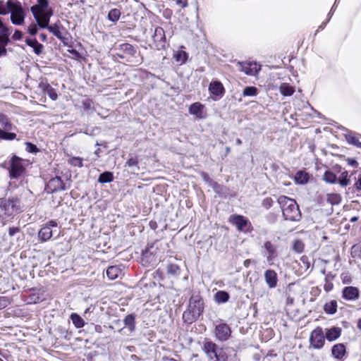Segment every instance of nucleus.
<instances>
[{"instance_id": "f257e3e1", "label": "nucleus", "mask_w": 361, "mask_h": 361, "mask_svg": "<svg viewBox=\"0 0 361 361\" xmlns=\"http://www.w3.org/2000/svg\"><path fill=\"white\" fill-rule=\"evenodd\" d=\"M277 202L286 220L298 221L300 219L301 213L295 200L281 195L279 197Z\"/></svg>"}, {"instance_id": "f03ea898", "label": "nucleus", "mask_w": 361, "mask_h": 361, "mask_svg": "<svg viewBox=\"0 0 361 361\" xmlns=\"http://www.w3.org/2000/svg\"><path fill=\"white\" fill-rule=\"evenodd\" d=\"M204 311V302L202 297L198 295H192L190 299L188 309L183 314L185 322L192 324L196 321Z\"/></svg>"}, {"instance_id": "7ed1b4c3", "label": "nucleus", "mask_w": 361, "mask_h": 361, "mask_svg": "<svg viewBox=\"0 0 361 361\" xmlns=\"http://www.w3.org/2000/svg\"><path fill=\"white\" fill-rule=\"evenodd\" d=\"M7 14L11 13V21L13 25H21L25 22V11L18 0H8L6 2Z\"/></svg>"}, {"instance_id": "20e7f679", "label": "nucleus", "mask_w": 361, "mask_h": 361, "mask_svg": "<svg viewBox=\"0 0 361 361\" xmlns=\"http://www.w3.org/2000/svg\"><path fill=\"white\" fill-rule=\"evenodd\" d=\"M21 211L20 201L16 197L0 199V215L13 216Z\"/></svg>"}, {"instance_id": "39448f33", "label": "nucleus", "mask_w": 361, "mask_h": 361, "mask_svg": "<svg viewBox=\"0 0 361 361\" xmlns=\"http://www.w3.org/2000/svg\"><path fill=\"white\" fill-rule=\"evenodd\" d=\"M324 333L321 327H317L310 334V345L314 349H321L324 346Z\"/></svg>"}, {"instance_id": "423d86ee", "label": "nucleus", "mask_w": 361, "mask_h": 361, "mask_svg": "<svg viewBox=\"0 0 361 361\" xmlns=\"http://www.w3.org/2000/svg\"><path fill=\"white\" fill-rule=\"evenodd\" d=\"M58 224L55 220L48 221L43 226L38 232V237L41 241L45 242L49 240L53 235L54 233L56 231Z\"/></svg>"}, {"instance_id": "0eeeda50", "label": "nucleus", "mask_w": 361, "mask_h": 361, "mask_svg": "<svg viewBox=\"0 0 361 361\" xmlns=\"http://www.w3.org/2000/svg\"><path fill=\"white\" fill-rule=\"evenodd\" d=\"M261 253L262 256L266 258L269 265L274 264V261L277 256L276 248L270 241H266L264 243L262 246Z\"/></svg>"}, {"instance_id": "6e6552de", "label": "nucleus", "mask_w": 361, "mask_h": 361, "mask_svg": "<svg viewBox=\"0 0 361 361\" xmlns=\"http://www.w3.org/2000/svg\"><path fill=\"white\" fill-rule=\"evenodd\" d=\"M214 334L218 341H226L231 337V330L228 324L221 323L216 326Z\"/></svg>"}, {"instance_id": "1a4fd4ad", "label": "nucleus", "mask_w": 361, "mask_h": 361, "mask_svg": "<svg viewBox=\"0 0 361 361\" xmlns=\"http://www.w3.org/2000/svg\"><path fill=\"white\" fill-rule=\"evenodd\" d=\"M152 38L157 49L159 50L165 48L166 36L162 27H155Z\"/></svg>"}, {"instance_id": "9d476101", "label": "nucleus", "mask_w": 361, "mask_h": 361, "mask_svg": "<svg viewBox=\"0 0 361 361\" xmlns=\"http://www.w3.org/2000/svg\"><path fill=\"white\" fill-rule=\"evenodd\" d=\"M37 15V18H35L37 25L41 28H45L49 23L51 16L53 15V11L50 9L41 10Z\"/></svg>"}, {"instance_id": "9b49d317", "label": "nucleus", "mask_w": 361, "mask_h": 361, "mask_svg": "<svg viewBox=\"0 0 361 361\" xmlns=\"http://www.w3.org/2000/svg\"><path fill=\"white\" fill-rule=\"evenodd\" d=\"M230 221L234 224L240 231H246L250 226L249 221L243 216L234 215L230 218Z\"/></svg>"}, {"instance_id": "f8f14e48", "label": "nucleus", "mask_w": 361, "mask_h": 361, "mask_svg": "<svg viewBox=\"0 0 361 361\" xmlns=\"http://www.w3.org/2000/svg\"><path fill=\"white\" fill-rule=\"evenodd\" d=\"M188 112L190 115L194 116L195 118L197 120H201L206 117L204 105L200 102H195L189 106Z\"/></svg>"}, {"instance_id": "ddd939ff", "label": "nucleus", "mask_w": 361, "mask_h": 361, "mask_svg": "<svg viewBox=\"0 0 361 361\" xmlns=\"http://www.w3.org/2000/svg\"><path fill=\"white\" fill-rule=\"evenodd\" d=\"M203 350L210 361H213L216 357L218 351H222L221 348H217L216 343L209 341L204 342Z\"/></svg>"}, {"instance_id": "4468645a", "label": "nucleus", "mask_w": 361, "mask_h": 361, "mask_svg": "<svg viewBox=\"0 0 361 361\" xmlns=\"http://www.w3.org/2000/svg\"><path fill=\"white\" fill-rule=\"evenodd\" d=\"M65 185L61 178L56 177L51 178L47 183L46 190L48 192L54 193L57 191L64 190Z\"/></svg>"}, {"instance_id": "2eb2a0df", "label": "nucleus", "mask_w": 361, "mask_h": 361, "mask_svg": "<svg viewBox=\"0 0 361 361\" xmlns=\"http://www.w3.org/2000/svg\"><path fill=\"white\" fill-rule=\"evenodd\" d=\"M240 71L248 75H255L260 71V66L256 63H238Z\"/></svg>"}, {"instance_id": "dca6fc26", "label": "nucleus", "mask_w": 361, "mask_h": 361, "mask_svg": "<svg viewBox=\"0 0 361 361\" xmlns=\"http://www.w3.org/2000/svg\"><path fill=\"white\" fill-rule=\"evenodd\" d=\"M24 168L18 157H14L11 161L10 176L11 178H18L23 172Z\"/></svg>"}, {"instance_id": "f3484780", "label": "nucleus", "mask_w": 361, "mask_h": 361, "mask_svg": "<svg viewBox=\"0 0 361 361\" xmlns=\"http://www.w3.org/2000/svg\"><path fill=\"white\" fill-rule=\"evenodd\" d=\"M264 281L269 288H274L277 286V274L274 270L267 269L264 274Z\"/></svg>"}, {"instance_id": "a211bd4d", "label": "nucleus", "mask_w": 361, "mask_h": 361, "mask_svg": "<svg viewBox=\"0 0 361 361\" xmlns=\"http://www.w3.org/2000/svg\"><path fill=\"white\" fill-rule=\"evenodd\" d=\"M360 292L357 288L347 286L343 289L342 297L346 300H355L359 298Z\"/></svg>"}, {"instance_id": "6ab92c4d", "label": "nucleus", "mask_w": 361, "mask_h": 361, "mask_svg": "<svg viewBox=\"0 0 361 361\" xmlns=\"http://www.w3.org/2000/svg\"><path fill=\"white\" fill-rule=\"evenodd\" d=\"M118 52L117 53V55L121 59L125 58L126 55H128L130 56H133L135 54L136 50L130 44L125 43L119 45L118 48L117 49Z\"/></svg>"}, {"instance_id": "aec40b11", "label": "nucleus", "mask_w": 361, "mask_h": 361, "mask_svg": "<svg viewBox=\"0 0 361 361\" xmlns=\"http://www.w3.org/2000/svg\"><path fill=\"white\" fill-rule=\"evenodd\" d=\"M341 329L336 326L326 329L325 338L330 342L334 341L341 336Z\"/></svg>"}, {"instance_id": "412c9836", "label": "nucleus", "mask_w": 361, "mask_h": 361, "mask_svg": "<svg viewBox=\"0 0 361 361\" xmlns=\"http://www.w3.org/2000/svg\"><path fill=\"white\" fill-rule=\"evenodd\" d=\"M345 353V346L343 343L335 344L331 348L332 356L338 360H342Z\"/></svg>"}, {"instance_id": "4be33fe9", "label": "nucleus", "mask_w": 361, "mask_h": 361, "mask_svg": "<svg viewBox=\"0 0 361 361\" xmlns=\"http://www.w3.org/2000/svg\"><path fill=\"white\" fill-rule=\"evenodd\" d=\"M39 87L51 100L55 101L57 99L58 94L56 92L48 82L42 81L39 83Z\"/></svg>"}, {"instance_id": "5701e85b", "label": "nucleus", "mask_w": 361, "mask_h": 361, "mask_svg": "<svg viewBox=\"0 0 361 361\" xmlns=\"http://www.w3.org/2000/svg\"><path fill=\"white\" fill-rule=\"evenodd\" d=\"M9 30H5L0 34V56L6 54V46L9 42Z\"/></svg>"}, {"instance_id": "b1692460", "label": "nucleus", "mask_w": 361, "mask_h": 361, "mask_svg": "<svg viewBox=\"0 0 361 361\" xmlns=\"http://www.w3.org/2000/svg\"><path fill=\"white\" fill-rule=\"evenodd\" d=\"M37 4L36 5H34L32 6H31L30 8V11L34 16L35 18H37V15H38V12H39L41 10H44L46 8H47L48 7V0H37Z\"/></svg>"}, {"instance_id": "393cba45", "label": "nucleus", "mask_w": 361, "mask_h": 361, "mask_svg": "<svg viewBox=\"0 0 361 361\" xmlns=\"http://www.w3.org/2000/svg\"><path fill=\"white\" fill-rule=\"evenodd\" d=\"M26 44L33 49V51L39 55L43 50V45L37 42L36 39H27Z\"/></svg>"}, {"instance_id": "a878e982", "label": "nucleus", "mask_w": 361, "mask_h": 361, "mask_svg": "<svg viewBox=\"0 0 361 361\" xmlns=\"http://www.w3.org/2000/svg\"><path fill=\"white\" fill-rule=\"evenodd\" d=\"M209 90L212 94L219 96L223 94L224 87L220 82L214 81L210 83Z\"/></svg>"}, {"instance_id": "bb28decb", "label": "nucleus", "mask_w": 361, "mask_h": 361, "mask_svg": "<svg viewBox=\"0 0 361 361\" xmlns=\"http://www.w3.org/2000/svg\"><path fill=\"white\" fill-rule=\"evenodd\" d=\"M121 274V269L118 266H111L106 270V276L111 280L117 279Z\"/></svg>"}, {"instance_id": "cd10ccee", "label": "nucleus", "mask_w": 361, "mask_h": 361, "mask_svg": "<svg viewBox=\"0 0 361 361\" xmlns=\"http://www.w3.org/2000/svg\"><path fill=\"white\" fill-rule=\"evenodd\" d=\"M0 126L2 127V130H13L16 129V127L4 114H0Z\"/></svg>"}, {"instance_id": "c85d7f7f", "label": "nucleus", "mask_w": 361, "mask_h": 361, "mask_svg": "<svg viewBox=\"0 0 361 361\" xmlns=\"http://www.w3.org/2000/svg\"><path fill=\"white\" fill-rule=\"evenodd\" d=\"M279 91L282 95L289 97L293 94L295 89L289 84L283 82L279 86Z\"/></svg>"}, {"instance_id": "c756f323", "label": "nucleus", "mask_w": 361, "mask_h": 361, "mask_svg": "<svg viewBox=\"0 0 361 361\" xmlns=\"http://www.w3.org/2000/svg\"><path fill=\"white\" fill-rule=\"evenodd\" d=\"M344 135L346 141L349 144L355 145L357 147H359V144H361L355 133L352 131H348Z\"/></svg>"}, {"instance_id": "7c9ffc66", "label": "nucleus", "mask_w": 361, "mask_h": 361, "mask_svg": "<svg viewBox=\"0 0 361 361\" xmlns=\"http://www.w3.org/2000/svg\"><path fill=\"white\" fill-rule=\"evenodd\" d=\"M229 294L223 290H219L214 295V300L217 303H224L229 300Z\"/></svg>"}, {"instance_id": "2f4dec72", "label": "nucleus", "mask_w": 361, "mask_h": 361, "mask_svg": "<svg viewBox=\"0 0 361 361\" xmlns=\"http://www.w3.org/2000/svg\"><path fill=\"white\" fill-rule=\"evenodd\" d=\"M309 180V175L303 171H299L295 176V180L298 184H305Z\"/></svg>"}, {"instance_id": "473e14b6", "label": "nucleus", "mask_w": 361, "mask_h": 361, "mask_svg": "<svg viewBox=\"0 0 361 361\" xmlns=\"http://www.w3.org/2000/svg\"><path fill=\"white\" fill-rule=\"evenodd\" d=\"M73 324L77 329L82 328L85 326L83 319L76 313H72L70 317Z\"/></svg>"}, {"instance_id": "72a5a7b5", "label": "nucleus", "mask_w": 361, "mask_h": 361, "mask_svg": "<svg viewBox=\"0 0 361 361\" xmlns=\"http://www.w3.org/2000/svg\"><path fill=\"white\" fill-rule=\"evenodd\" d=\"M324 310L329 314H335L337 311V302L336 300H331L326 303L324 306Z\"/></svg>"}, {"instance_id": "f704fd0d", "label": "nucleus", "mask_w": 361, "mask_h": 361, "mask_svg": "<svg viewBox=\"0 0 361 361\" xmlns=\"http://www.w3.org/2000/svg\"><path fill=\"white\" fill-rule=\"evenodd\" d=\"M114 180V174L110 171H105L101 173L98 178V182L100 183H111Z\"/></svg>"}, {"instance_id": "c9c22d12", "label": "nucleus", "mask_w": 361, "mask_h": 361, "mask_svg": "<svg viewBox=\"0 0 361 361\" xmlns=\"http://www.w3.org/2000/svg\"><path fill=\"white\" fill-rule=\"evenodd\" d=\"M9 130H2L0 128V140H13L16 138L15 133L8 132Z\"/></svg>"}, {"instance_id": "e433bc0d", "label": "nucleus", "mask_w": 361, "mask_h": 361, "mask_svg": "<svg viewBox=\"0 0 361 361\" xmlns=\"http://www.w3.org/2000/svg\"><path fill=\"white\" fill-rule=\"evenodd\" d=\"M333 279H334V276H332L331 274H327L325 276L324 289L326 293H329L331 290H332V289L334 288V283L332 282Z\"/></svg>"}, {"instance_id": "4c0bfd02", "label": "nucleus", "mask_w": 361, "mask_h": 361, "mask_svg": "<svg viewBox=\"0 0 361 361\" xmlns=\"http://www.w3.org/2000/svg\"><path fill=\"white\" fill-rule=\"evenodd\" d=\"M45 28L48 29V30L51 32L54 36H56L59 39H62V34L60 30V27L58 25V24L55 23L51 25H47V27H45Z\"/></svg>"}, {"instance_id": "58836bf2", "label": "nucleus", "mask_w": 361, "mask_h": 361, "mask_svg": "<svg viewBox=\"0 0 361 361\" xmlns=\"http://www.w3.org/2000/svg\"><path fill=\"white\" fill-rule=\"evenodd\" d=\"M124 324L126 327L128 328V329L130 331H134L135 329V316L133 314H128L127 315L124 319Z\"/></svg>"}, {"instance_id": "ea45409f", "label": "nucleus", "mask_w": 361, "mask_h": 361, "mask_svg": "<svg viewBox=\"0 0 361 361\" xmlns=\"http://www.w3.org/2000/svg\"><path fill=\"white\" fill-rule=\"evenodd\" d=\"M324 180L328 183H335L337 180V177L334 173L330 171H326L324 174Z\"/></svg>"}, {"instance_id": "a19ab883", "label": "nucleus", "mask_w": 361, "mask_h": 361, "mask_svg": "<svg viewBox=\"0 0 361 361\" xmlns=\"http://www.w3.org/2000/svg\"><path fill=\"white\" fill-rule=\"evenodd\" d=\"M326 200L331 204H338L341 201V197L336 193H331L327 195Z\"/></svg>"}, {"instance_id": "79ce46f5", "label": "nucleus", "mask_w": 361, "mask_h": 361, "mask_svg": "<svg viewBox=\"0 0 361 361\" xmlns=\"http://www.w3.org/2000/svg\"><path fill=\"white\" fill-rule=\"evenodd\" d=\"M121 16V12L118 9L114 8L111 9L108 14V18L109 20L112 22H116L118 20Z\"/></svg>"}, {"instance_id": "37998d69", "label": "nucleus", "mask_w": 361, "mask_h": 361, "mask_svg": "<svg viewBox=\"0 0 361 361\" xmlns=\"http://www.w3.org/2000/svg\"><path fill=\"white\" fill-rule=\"evenodd\" d=\"M257 89L255 87L250 86L246 87L243 92V95L244 97H253L257 95Z\"/></svg>"}, {"instance_id": "c03bdc74", "label": "nucleus", "mask_w": 361, "mask_h": 361, "mask_svg": "<svg viewBox=\"0 0 361 361\" xmlns=\"http://www.w3.org/2000/svg\"><path fill=\"white\" fill-rule=\"evenodd\" d=\"M338 183L343 187L350 184V179L348 178V172L346 171L341 173V177L339 178Z\"/></svg>"}, {"instance_id": "a18cd8bd", "label": "nucleus", "mask_w": 361, "mask_h": 361, "mask_svg": "<svg viewBox=\"0 0 361 361\" xmlns=\"http://www.w3.org/2000/svg\"><path fill=\"white\" fill-rule=\"evenodd\" d=\"M299 265L302 269H304L305 271H307L310 267V262H309L308 257L306 256L301 257L299 262Z\"/></svg>"}, {"instance_id": "49530a36", "label": "nucleus", "mask_w": 361, "mask_h": 361, "mask_svg": "<svg viewBox=\"0 0 361 361\" xmlns=\"http://www.w3.org/2000/svg\"><path fill=\"white\" fill-rule=\"evenodd\" d=\"M69 163L73 166L82 167V159L80 157H72L69 160Z\"/></svg>"}, {"instance_id": "de8ad7c7", "label": "nucleus", "mask_w": 361, "mask_h": 361, "mask_svg": "<svg viewBox=\"0 0 361 361\" xmlns=\"http://www.w3.org/2000/svg\"><path fill=\"white\" fill-rule=\"evenodd\" d=\"M179 267L174 264H169L167 267V272L172 275H177L179 272Z\"/></svg>"}, {"instance_id": "09e8293b", "label": "nucleus", "mask_w": 361, "mask_h": 361, "mask_svg": "<svg viewBox=\"0 0 361 361\" xmlns=\"http://www.w3.org/2000/svg\"><path fill=\"white\" fill-rule=\"evenodd\" d=\"M26 146V151L30 153H36L38 151L37 146L31 142H26L25 143Z\"/></svg>"}, {"instance_id": "8fccbe9b", "label": "nucleus", "mask_w": 361, "mask_h": 361, "mask_svg": "<svg viewBox=\"0 0 361 361\" xmlns=\"http://www.w3.org/2000/svg\"><path fill=\"white\" fill-rule=\"evenodd\" d=\"M82 106L85 109L90 110L93 108V102L89 99H86L82 101Z\"/></svg>"}, {"instance_id": "3c124183", "label": "nucleus", "mask_w": 361, "mask_h": 361, "mask_svg": "<svg viewBox=\"0 0 361 361\" xmlns=\"http://www.w3.org/2000/svg\"><path fill=\"white\" fill-rule=\"evenodd\" d=\"M10 304V300L7 297H0V309H4Z\"/></svg>"}, {"instance_id": "603ef678", "label": "nucleus", "mask_w": 361, "mask_h": 361, "mask_svg": "<svg viewBox=\"0 0 361 361\" xmlns=\"http://www.w3.org/2000/svg\"><path fill=\"white\" fill-rule=\"evenodd\" d=\"M273 204V200L271 197H267L262 201V206L266 209L270 208Z\"/></svg>"}, {"instance_id": "864d4df0", "label": "nucleus", "mask_w": 361, "mask_h": 361, "mask_svg": "<svg viewBox=\"0 0 361 361\" xmlns=\"http://www.w3.org/2000/svg\"><path fill=\"white\" fill-rule=\"evenodd\" d=\"M138 161L136 158H130L126 161V166L129 167L136 166L137 165Z\"/></svg>"}, {"instance_id": "5fc2aeb1", "label": "nucleus", "mask_w": 361, "mask_h": 361, "mask_svg": "<svg viewBox=\"0 0 361 361\" xmlns=\"http://www.w3.org/2000/svg\"><path fill=\"white\" fill-rule=\"evenodd\" d=\"M27 31L31 35H35L37 32V25L35 24H32L30 25L28 28H27Z\"/></svg>"}, {"instance_id": "6e6d98bb", "label": "nucleus", "mask_w": 361, "mask_h": 361, "mask_svg": "<svg viewBox=\"0 0 361 361\" xmlns=\"http://www.w3.org/2000/svg\"><path fill=\"white\" fill-rule=\"evenodd\" d=\"M6 5L3 1H0V15L5 16L7 14Z\"/></svg>"}, {"instance_id": "4d7b16f0", "label": "nucleus", "mask_w": 361, "mask_h": 361, "mask_svg": "<svg viewBox=\"0 0 361 361\" xmlns=\"http://www.w3.org/2000/svg\"><path fill=\"white\" fill-rule=\"evenodd\" d=\"M22 37H23L22 32L20 30H16V32H14V34L13 35V39L14 40H20L22 39Z\"/></svg>"}, {"instance_id": "13d9d810", "label": "nucleus", "mask_w": 361, "mask_h": 361, "mask_svg": "<svg viewBox=\"0 0 361 361\" xmlns=\"http://www.w3.org/2000/svg\"><path fill=\"white\" fill-rule=\"evenodd\" d=\"M226 357H225L222 354L221 351H218L216 357L213 361H226Z\"/></svg>"}, {"instance_id": "bf43d9fd", "label": "nucleus", "mask_w": 361, "mask_h": 361, "mask_svg": "<svg viewBox=\"0 0 361 361\" xmlns=\"http://www.w3.org/2000/svg\"><path fill=\"white\" fill-rule=\"evenodd\" d=\"M294 249L298 252H300L302 250V244L300 241H297L294 244Z\"/></svg>"}, {"instance_id": "052dcab7", "label": "nucleus", "mask_w": 361, "mask_h": 361, "mask_svg": "<svg viewBox=\"0 0 361 361\" xmlns=\"http://www.w3.org/2000/svg\"><path fill=\"white\" fill-rule=\"evenodd\" d=\"M19 232V228L16 227L10 228L8 230V234L10 236H13L16 233Z\"/></svg>"}, {"instance_id": "680f3d73", "label": "nucleus", "mask_w": 361, "mask_h": 361, "mask_svg": "<svg viewBox=\"0 0 361 361\" xmlns=\"http://www.w3.org/2000/svg\"><path fill=\"white\" fill-rule=\"evenodd\" d=\"M176 4L181 6V8H185L188 6L187 0H176Z\"/></svg>"}, {"instance_id": "e2e57ef3", "label": "nucleus", "mask_w": 361, "mask_h": 361, "mask_svg": "<svg viewBox=\"0 0 361 361\" xmlns=\"http://www.w3.org/2000/svg\"><path fill=\"white\" fill-rule=\"evenodd\" d=\"M321 292V290L318 287H313L311 290V294L317 296L319 295Z\"/></svg>"}, {"instance_id": "0e129e2a", "label": "nucleus", "mask_w": 361, "mask_h": 361, "mask_svg": "<svg viewBox=\"0 0 361 361\" xmlns=\"http://www.w3.org/2000/svg\"><path fill=\"white\" fill-rule=\"evenodd\" d=\"M336 1H337V0H336V1H335V3H334V4L333 5L332 8H331V10H330V11H329V14H328V21H329V20H330V19H331V16H332V15H333V13H334V11H335V9H336Z\"/></svg>"}, {"instance_id": "69168bd1", "label": "nucleus", "mask_w": 361, "mask_h": 361, "mask_svg": "<svg viewBox=\"0 0 361 361\" xmlns=\"http://www.w3.org/2000/svg\"><path fill=\"white\" fill-rule=\"evenodd\" d=\"M355 186L357 190H361V176L358 178L357 182L355 183Z\"/></svg>"}, {"instance_id": "338daca9", "label": "nucleus", "mask_w": 361, "mask_h": 361, "mask_svg": "<svg viewBox=\"0 0 361 361\" xmlns=\"http://www.w3.org/2000/svg\"><path fill=\"white\" fill-rule=\"evenodd\" d=\"M328 22H329V21H328V20H327L326 22H324L323 23H322V24L318 27V28H317V32H318L319 30H323V29L325 27V26H326V23H327Z\"/></svg>"}, {"instance_id": "774afa93", "label": "nucleus", "mask_w": 361, "mask_h": 361, "mask_svg": "<svg viewBox=\"0 0 361 361\" xmlns=\"http://www.w3.org/2000/svg\"><path fill=\"white\" fill-rule=\"evenodd\" d=\"M250 263H251V260H250V259H245V260L244 261L243 264H244V266H245V267H247H247H249V266H250Z\"/></svg>"}]
</instances>
